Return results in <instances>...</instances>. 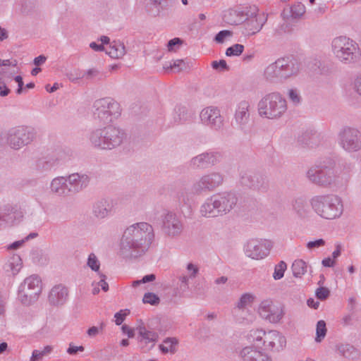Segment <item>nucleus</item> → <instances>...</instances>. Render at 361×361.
Returning <instances> with one entry per match:
<instances>
[{
	"label": "nucleus",
	"mask_w": 361,
	"mask_h": 361,
	"mask_svg": "<svg viewBox=\"0 0 361 361\" xmlns=\"http://www.w3.org/2000/svg\"><path fill=\"white\" fill-rule=\"evenodd\" d=\"M106 53L114 59L121 58L126 54L125 46L121 42H114L106 49Z\"/></svg>",
	"instance_id": "39"
},
{
	"label": "nucleus",
	"mask_w": 361,
	"mask_h": 361,
	"mask_svg": "<svg viewBox=\"0 0 361 361\" xmlns=\"http://www.w3.org/2000/svg\"><path fill=\"white\" fill-rule=\"evenodd\" d=\"M250 104L247 100H242L236 105L234 120L237 127L243 130H247L250 122Z\"/></svg>",
	"instance_id": "21"
},
{
	"label": "nucleus",
	"mask_w": 361,
	"mask_h": 361,
	"mask_svg": "<svg viewBox=\"0 0 361 361\" xmlns=\"http://www.w3.org/2000/svg\"><path fill=\"white\" fill-rule=\"evenodd\" d=\"M300 63L293 58H281L264 70L265 78L271 82H281L298 73Z\"/></svg>",
	"instance_id": "6"
},
{
	"label": "nucleus",
	"mask_w": 361,
	"mask_h": 361,
	"mask_svg": "<svg viewBox=\"0 0 361 361\" xmlns=\"http://www.w3.org/2000/svg\"><path fill=\"white\" fill-rule=\"evenodd\" d=\"M154 237L152 226L140 222L128 226L121 241V253L125 257H137L149 249Z\"/></svg>",
	"instance_id": "1"
},
{
	"label": "nucleus",
	"mask_w": 361,
	"mask_h": 361,
	"mask_svg": "<svg viewBox=\"0 0 361 361\" xmlns=\"http://www.w3.org/2000/svg\"><path fill=\"white\" fill-rule=\"evenodd\" d=\"M178 343V341L176 338L168 337L159 345V348L163 354H174L177 350Z\"/></svg>",
	"instance_id": "37"
},
{
	"label": "nucleus",
	"mask_w": 361,
	"mask_h": 361,
	"mask_svg": "<svg viewBox=\"0 0 361 361\" xmlns=\"http://www.w3.org/2000/svg\"><path fill=\"white\" fill-rule=\"evenodd\" d=\"M292 207L294 211L300 216H304L307 213V204L306 201L302 198L298 197L295 199L292 202Z\"/></svg>",
	"instance_id": "42"
},
{
	"label": "nucleus",
	"mask_w": 361,
	"mask_h": 361,
	"mask_svg": "<svg viewBox=\"0 0 361 361\" xmlns=\"http://www.w3.org/2000/svg\"><path fill=\"white\" fill-rule=\"evenodd\" d=\"M187 275L190 279H195L199 273V267L197 264L192 262L188 263L186 265Z\"/></svg>",
	"instance_id": "52"
},
{
	"label": "nucleus",
	"mask_w": 361,
	"mask_h": 361,
	"mask_svg": "<svg viewBox=\"0 0 361 361\" xmlns=\"http://www.w3.org/2000/svg\"><path fill=\"white\" fill-rule=\"evenodd\" d=\"M255 300V295L250 293H243L238 301L235 304V307L239 308H247L248 306L251 305Z\"/></svg>",
	"instance_id": "44"
},
{
	"label": "nucleus",
	"mask_w": 361,
	"mask_h": 361,
	"mask_svg": "<svg viewBox=\"0 0 361 361\" xmlns=\"http://www.w3.org/2000/svg\"><path fill=\"white\" fill-rule=\"evenodd\" d=\"M258 8L254 7L251 13V18L248 20L247 23H250L252 27L250 30L253 33L259 32L267 21V16L264 13H259Z\"/></svg>",
	"instance_id": "34"
},
{
	"label": "nucleus",
	"mask_w": 361,
	"mask_h": 361,
	"mask_svg": "<svg viewBox=\"0 0 361 361\" xmlns=\"http://www.w3.org/2000/svg\"><path fill=\"white\" fill-rule=\"evenodd\" d=\"M71 195L85 190L90 183V178L85 173H73L66 176Z\"/></svg>",
	"instance_id": "22"
},
{
	"label": "nucleus",
	"mask_w": 361,
	"mask_h": 361,
	"mask_svg": "<svg viewBox=\"0 0 361 361\" xmlns=\"http://www.w3.org/2000/svg\"><path fill=\"white\" fill-rule=\"evenodd\" d=\"M327 329L326 322L324 320H319L317 323L315 341L320 343L326 336Z\"/></svg>",
	"instance_id": "45"
},
{
	"label": "nucleus",
	"mask_w": 361,
	"mask_h": 361,
	"mask_svg": "<svg viewBox=\"0 0 361 361\" xmlns=\"http://www.w3.org/2000/svg\"><path fill=\"white\" fill-rule=\"evenodd\" d=\"M306 8L301 2H296L288 8H285L281 16L283 19H300L305 13Z\"/></svg>",
	"instance_id": "32"
},
{
	"label": "nucleus",
	"mask_w": 361,
	"mask_h": 361,
	"mask_svg": "<svg viewBox=\"0 0 361 361\" xmlns=\"http://www.w3.org/2000/svg\"><path fill=\"white\" fill-rule=\"evenodd\" d=\"M68 298V288L62 284H59L51 289L48 295V300L51 305L61 306L66 302Z\"/></svg>",
	"instance_id": "28"
},
{
	"label": "nucleus",
	"mask_w": 361,
	"mask_h": 361,
	"mask_svg": "<svg viewBox=\"0 0 361 361\" xmlns=\"http://www.w3.org/2000/svg\"><path fill=\"white\" fill-rule=\"evenodd\" d=\"M22 259L18 255L8 257L4 265V270L8 276H16L22 268Z\"/></svg>",
	"instance_id": "31"
},
{
	"label": "nucleus",
	"mask_w": 361,
	"mask_h": 361,
	"mask_svg": "<svg viewBox=\"0 0 361 361\" xmlns=\"http://www.w3.org/2000/svg\"><path fill=\"white\" fill-rule=\"evenodd\" d=\"M308 266L302 259H296L293 262L291 269L295 277H301L307 271Z\"/></svg>",
	"instance_id": "41"
},
{
	"label": "nucleus",
	"mask_w": 361,
	"mask_h": 361,
	"mask_svg": "<svg viewBox=\"0 0 361 361\" xmlns=\"http://www.w3.org/2000/svg\"><path fill=\"white\" fill-rule=\"evenodd\" d=\"M87 265L92 271L97 272V274L99 273H100L99 272L100 262L99 261L97 257L95 255L94 253H90L89 255L87 261Z\"/></svg>",
	"instance_id": "46"
},
{
	"label": "nucleus",
	"mask_w": 361,
	"mask_h": 361,
	"mask_svg": "<svg viewBox=\"0 0 361 361\" xmlns=\"http://www.w3.org/2000/svg\"><path fill=\"white\" fill-rule=\"evenodd\" d=\"M334 169L330 161H320L307 171L308 180L315 185L332 188Z\"/></svg>",
	"instance_id": "9"
},
{
	"label": "nucleus",
	"mask_w": 361,
	"mask_h": 361,
	"mask_svg": "<svg viewBox=\"0 0 361 361\" xmlns=\"http://www.w3.org/2000/svg\"><path fill=\"white\" fill-rule=\"evenodd\" d=\"M239 358L240 361H271L266 353L252 345L243 348L239 352Z\"/></svg>",
	"instance_id": "24"
},
{
	"label": "nucleus",
	"mask_w": 361,
	"mask_h": 361,
	"mask_svg": "<svg viewBox=\"0 0 361 361\" xmlns=\"http://www.w3.org/2000/svg\"><path fill=\"white\" fill-rule=\"evenodd\" d=\"M137 341L140 348L144 352L152 350L159 340V334L154 331L147 329L145 326L140 324L136 327Z\"/></svg>",
	"instance_id": "20"
},
{
	"label": "nucleus",
	"mask_w": 361,
	"mask_h": 361,
	"mask_svg": "<svg viewBox=\"0 0 361 361\" xmlns=\"http://www.w3.org/2000/svg\"><path fill=\"white\" fill-rule=\"evenodd\" d=\"M259 316L272 324L279 323L285 314L282 305L270 299L262 300L258 307Z\"/></svg>",
	"instance_id": "13"
},
{
	"label": "nucleus",
	"mask_w": 361,
	"mask_h": 361,
	"mask_svg": "<svg viewBox=\"0 0 361 361\" xmlns=\"http://www.w3.org/2000/svg\"><path fill=\"white\" fill-rule=\"evenodd\" d=\"M42 283L37 274L26 277L18 289V298L25 305L35 302L42 292Z\"/></svg>",
	"instance_id": "8"
},
{
	"label": "nucleus",
	"mask_w": 361,
	"mask_h": 361,
	"mask_svg": "<svg viewBox=\"0 0 361 361\" xmlns=\"http://www.w3.org/2000/svg\"><path fill=\"white\" fill-rule=\"evenodd\" d=\"M331 51L334 58L342 64L357 62L361 52L358 44L347 36H338L331 42Z\"/></svg>",
	"instance_id": "5"
},
{
	"label": "nucleus",
	"mask_w": 361,
	"mask_h": 361,
	"mask_svg": "<svg viewBox=\"0 0 361 361\" xmlns=\"http://www.w3.org/2000/svg\"><path fill=\"white\" fill-rule=\"evenodd\" d=\"M23 217L24 212L17 204H6L0 207V227L18 224Z\"/></svg>",
	"instance_id": "16"
},
{
	"label": "nucleus",
	"mask_w": 361,
	"mask_h": 361,
	"mask_svg": "<svg viewBox=\"0 0 361 361\" xmlns=\"http://www.w3.org/2000/svg\"><path fill=\"white\" fill-rule=\"evenodd\" d=\"M106 133V127L90 131L87 137L90 145L98 149L109 150Z\"/></svg>",
	"instance_id": "25"
},
{
	"label": "nucleus",
	"mask_w": 361,
	"mask_h": 361,
	"mask_svg": "<svg viewBox=\"0 0 361 361\" xmlns=\"http://www.w3.org/2000/svg\"><path fill=\"white\" fill-rule=\"evenodd\" d=\"M180 290L182 292L186 291L189 288V280L190 279L188 276L182 274L178 276Z\"/></svg>",
	"instance_id": "55"
},
{
	"label": "nucleus",
	"mask_w": 361,
	"mask_h": 361,
	"mask_svg": "<svg viewBox=\"0 0 361 361\" xmlns=\"http://www.w3.org/2000/svg\"><path fill=\"white\" fill-rule=\"evenodd\" d=\"M286 338L278 331L270 330L266 331L262 343L265 350H280L286 345Z\"/></svg>",
	"instance_id": "23"
},
{
	"label": "nucleus",
	"mask_w": 361,
	"mask_h": 361,
	"mask_svg": "<svg viewBox=\"0 0 361 361\" xmlns=\"http://www.w3.org/2000/svg\"><path fill=\"white\" fill-rule=\"evenodd\" d=\"M240 180L242 185L254 190H260L264 185L262 176L248 170L240 171Z\"/></svg>",
	"instance_id": "27"
},
{
	"label": "nucleus",
	"mask_w": 361,
	"mask_h": 361,
	"mask_svg": "<svg viewBox=\"0 0 361 361\" xmlns=\"http://www.w3.org/2000/svg\"><path fill=\"white\" fill-rule=\"evenodd\" d=\"M287 109V101L279 92L265 94L257 103L259 116L269 120L281 118L286 113Z\"/></svg>",
	"instance_id": "4"
},
{
	"label": "nucleus",
	"mask_w": 361,
	"mask_h": 361,
	"mask_svg": "<svg viewBox=\"0 0 361 361\" xmlns=\"http://www.w3.org/2000/svg\"><path fill=\"white\" fill-rule=\"evenodd\" d=\"M329 295V290L327 288L320 287L316 290V296L318 299L325 300Z\"/></svg>",
	"instance_id": "63"
},
{
	"label": "nucleus",
	"mask_w": 361,
	"mask_h": 361,
	"mask_svg": "<svg viewBox=\"0 0 361 361\" xmlns=\"http://www.w3.org/2000/svg\"><path fill=\"white\" fill-rule=\"evenodd\" d=\"M50 192L59 197H67L71 195L66 176L54 178L49 184Z\"/></svg>",
	"instance_id": "29"
},
{
	"label": "nucleus",
	"mask_w": 361,
	"mask_h": 361,
	"mask_svg": "<svg viewBox=\"0 0 361 361\" xmlns=\"http://www.w3.org/2000/svg\"><path fill=\"white\" fill-rule=\"evenodd\" d=\"M156 279V276L154 274H148L142 277L140 280L133 281L132 282V286L136 287L141 283H146L148 282L153 281Z\"/></svg>",
	"instance_id": "57"
},
{
	"label": "nucleus",
	"mask_w": 361,
	"mask_h": 361,
	"mask_svg": "<svg viewBox=\"0 0 361 361\" xmlns=\"http://www.w3.org/2000/svg\"><path fill=\"white\" fill-rule=\"evenodd\" d=\"M325 245L326 241L322 238H319L307 242L306 244V247L308 250H313L314 248H319L321 247H324Z\"/></svg>",
	"instance_id": "56"
},
{
	"label": "nucleus",
	"mask_w": 361,
	"mask_h": 361,
	"mask_svg": "<svg viewBox=\"0 0 361 361\" xmlns=\"http://www.w3.org/2000/svg\"><path fill=\"white\" fill-rule=\"evenodd\" d=\"M337 142L345 152H357L361 150V131L357 128L344 126L338 133Z\"/></svg>",
	"instance_id": "10"
},
{
	"label": "nucleus",
	"mask_w": 361,
	"mask_h": 361,
	"mask_svg": "<svg viewBox=\"0 0 361 361\" xmlns=\"http://www.w3.org/2000/svg\"><path fill=\"white\" fill-rule=\"evenodd\" d=\"M353 168V164L345 162L334 170L332 188L336 189L345 188L352 177Z\"/></svg>",
	"instance_id": "18"
},
{
	"label": "nucleus",
	"mask_w": 361,
	"mask_h": 361,
	"mask_svg": "<svg viewBox=\"0 0 361 361\" xmlns=\"http://www.w3.org/2000/svg\"><path fill=\"white\" fill-rule=\"evenodd\" d=\"M56 168L57 166L56 162H54L53 158L51 157L50 154H49L45 157L37 159L35 163L33 169L37 173H43L49 172Z\"/></svg>",
	"instance_id": "33"
},
{
	"label": "nucleus",
	"mask_w": 361,
	"mask_h": 361,
	"mask_svg": "<svg viewBox=\"0 0 361 361\" xmlns=\"http://www.w3.org/2000/svg\"><path fill=\"white\" fill-rule=\"evenodd\" d=\"M183 64V61L178 59V60L173 61V63L170 62L169 64L166 63L164 66V68L166 70H169V69L172 70L173 69L176 72H179L182 69L181 66Z\"/></svg>",
	"instance_id": "54"
},
{
	"label": "nucleus",
	"mask_w": 361,
	"mask_h": 361,
	"mask_svg": "<svg viewBox=\"0 0 361 361\" xmlns=\"http://www.w3.org/2000/svg\"><path fill=\"white\" fill-rule=\"evenodd\" d=\"M233 315L235 322L238 324H250L253 320L252 312L248 308L234 307Z\"/></svg>",
	"instance_id": "35"
},
{
	"label": "nucleus",
	"mask_w": 361,
	"mask_h": 361,
	"mask_svg": "<svg viewBox=\"0 0 361 361\" xmlns=\"http://www.w3.org/2000/svg\"><path fill=\"white\" fill-rule=\"evenodd\" d=\"M312 210L321 218L333 220L339 218L343 212L341 197L334 194L318 195L310 201Z\"/></svg>",
	"instance_id": "3"
},
{
	"label": "nucleus",
	"mask_w": 361,
	"mask_h": 361,
	"mask_svg": "<svg viewBox=\"0 0 361 361\" xmlns=\"http://www.w3.org/2000/svg\"><path fill=\"white\" fill-rule=\"evenodd\" d=\"M51 157L53 158L57 167L63 163L69 158V151L65 149L59 148L50 153Z\"/></svg>",
	"instance_id": "40"
},
{
	"label": "nucleus",
	"mask_w": 361,
	"mask_h": 361,
	"mask_svg": "<svg viewBox=\"0 0 361 361\" xmlns=\"http://www.w3.org/2000/svg\"><path fill=\"white\" fill-rule=\"evenodd\" d=\"M272 247L270 240L265 239H252L245 245V253L253 259H262L267 257Z\"/></svg>",
	"instance_id": "15"
},
{
	"label": "nucleus",
	"mask_w": 361,
	"mask_h": 361,
	"mask_svg": "<svg viewBox=\"0 0 361 361\" xmlns=\"http://www.w3.org/2000/svg\"><path fill=\"white\" fill-rule=\"evenodd\" d=\"M232 35V32L229 30H221L215 36L214 40L218 43H223L227 37Z\"/></svg>",
	"instance_id": "59"
},
{
	"label": "nucleus",
	"mask_w": 361,
	"mask_h": 361,
	"mask_svg": "<svg viewBox=\"0 0 361 361\" xmlns=\"http://www.w3.org/2000/svg\"><path fill=\"white\" fill-rule=\"evenodd\" d=\"M51 350V348L49 345L44 348L42 350H35L32 352L31 361H39L42 360V358L49 353Z\"/></svg>",
	"instance_id": "49"
},
{
	"label": "nucleus",
	"mask_w": 361,
	"mask_h": 361,
	"mask_svg": "<svg viewBox=\"0 0 361 361\" xmlns=\"http://www.w3.org/2000/svg\"><path fill=\"white\" fill-rule=\"evenodd\" d=\"M287 269V265L283 261H281L274 267V271L273 274V278L275 280H279L284 276L285 271Z\"/></svg>",
	"instance_id": "48"
},
{
	"label": "nucleus",
	"mask_w": 361,
	"mask_h": 361,
	"mask_svg": "<svg viewBox=\"0 0 361 361\" xmlns=\"http://www.w3.org/2000/svg\"><path fill=\"white\" fill-rule=\"evenodd\" d=\"M109 150L120 146L126 139L125 131L118 127L109 126L106 127Z\"/></svg>",
	"instance_id": "26"
},
{
	"label": "nucleus",
	"mask_w": 361,
	"mask_h": 361,
	"mask_svg": "<svg viewBox=\"0 0 361 361\" xmlns=\"http://www.w3.org/2000/svg\"><path fill=\"white\" fill-rule=\"evenodd\" d=\"M112 209V202L108 200H101L95 202L92 212L95 217L102 219L108 216Z\"/></svg>",
	"instance_id": "30"
},
{
	"label": "nucleus",
	"mask_w": 361,
	"mask_h": 361,
	"mask_svg": "<svg viewBox=\"0 0 361 361\" xmlns=\"http://www.w3.org/2000/svg\"><path fill=\"white\" fill-rule=\"evenodd\" d=\"M192 114L185 106L178 105L174 109L173 120L176 123H183L192 118Z\"/></svg>",
	"instance_id": "36"
},
{
	"label": "nucleus",
	"mask_w": 361,
	"mask_h": 361,
	"mask_svg": "<svg viewBox=\"0 0 361 361\" xmlns=\"http://www.w3.org/2000/svg\"><path fill=\"white\" fill-rule=\"evenodd\" d=\"M105 324L104 323H101L100 326H92L90 327L87 331V334L90 337H95L97 335L99 334L100 331H102L104 327Z\"/></svg>",
	"instance_id": "62"
},
{
	"label": "nucleus",
	"mask_w": 361,
	"mask_h": 361,
	"mask_svg": "<svg viewBox=\"0 0 361 361\" xmlns=\"http://www.w3.org/2000/svg\"><path fill=\"white\" fill-rule=\"evenodd\" d=\"M237 202L238 197L235 192H219L205 200L200 207V213L206 218L223 216L229 213Z\"/></svg>",
	"instance_id": "2"
},
{
	"label": "nucleus",
	"mask_w": 361,
	"mask_h": 361,
	"mask_svg": "<svg viewBox=\"0 0 361 361\" xmlns=\"http://www.w3.org/2000/svg\"><path fill=\"white\" fill-rule=\"evenodd\" d=\"M161 230L169 238H177L183 231V224L176 213L168 212L161 216Z\"/></svg>",
	"instance_id": "14"
},
{
	"label": "nucleus",
	"mask_w": 361,
	"mask_h": 361,
	"mask_svg": "<svg viewBox=\"0 0 361 361\" xmlns=\"http://www.w3.org/2000/svg\"><path fill=\"white\" fill-rule=\"evenodd\" d=\"M244 51V46L240 44H235L226 50V55L227 56H239Z\"/></svg>",
	"instance_id": "47"
},
{
	"label": "nucleus",
	"mask_w": 361,
	"mask_h": 361,
	"mask_svg": "<svg viewBox=\"0 0 361 361\" xmlns=\"http://www.w3.org/2000/svg\"><path fill=\"white\" fill-rule=\"evenodd\" d=\"M201 121L211 129L219 130L224 126V117L220 109L214 106L204 108L200 114Z\"/></svg>",
	"instance_id": "17"
},
{
	"label": "nucleus",
	"mask_w": 361,
	"mask_h": 361,
	"mask_svg": "<svg viewBox=\"0 0 361 361\" xmlns=\"http://www.w3.org/2000/svg\"><path fill=\"white\" fill-rule=\"evenodd\" d=\"M266 331L263 329H252L247 334V340L250 343H255L257 345H262Z\"/></svg>",
	"instance_id": "38"
},
{
	"label": "nucleus",
	"mask_w": 361,
	"mask_h": 361,
	"mask_svg": "<svg viewBox=\"0 0 361 361\" xmlns=\"http://www.w3.org/2000/svg\"><path fill=\"white\" fill-rule=\"evenodd\" d=\"M336 349L340 355L347 358H353L357 355L355 348L348 343L338 344Z\"/></svg>",
	"instance_id": "43"
},
{
	"label": "nucleus",
	"mask_w": 361,
	"mask_h": 361,
	"mask_svg": "<svg viewBox=\"0 0 361 361\" xmlns=\"http://www.w3.org/2000/svg\"><path fill=\"white\" fill-rule=\"evenodd\" d=\"M182 44V40L180 38L176 37L168 42L167 48L170 51H176L178 47Z\"/></svg>",
	"instance_id": "60"
},
{
	"label": "nucleus",
	"mask_w": 361,
	"mask_h": 361,
	"mask_svg": "<svg viewBox=\"0 0 361 361\" xmlns=\"http://www.w3.org/2000/svg\"><path fill=\"white\" fill-rule=\"evenodd\" d=\"M212 67L220 71H227L228 67L225 60L214 61L212 62Z\"/></svg>",
	"instance_id": "58"
},
{
	"label": "nucleus",
	"mask_w": 361,
	"mask_h": 361,
	"mask_svg": "<svg viewBox=\"0 0 361 361\" xmlns=\"http://www.w3.org/2000/svg\"><path fill=\"white\" fill-rule=\"evenodd\" d=\"M98 276H99V281L98 282L93 281L92 283V286H97L99 288L100 286L103 291H104V292L108 291L109 284L106 281V275H104L102 273H99Z\"/></svg>",
	"instance_id": "50"
},
{
	"label": "nucleus",
	"mask_w": 361,
	"mask_h": 361,
	"mask_svg": "<svg viewBox=\"0 0 361 361\" xmlns=\"http://www.w3.org/2000/svg\"><path fill=\"white\" fill-rule=\"evenodd\" d=\"M34 137L33 130L27 126L12 128L6 134V143L11 148L16 150L30 144Z\"/></svg>",
	"instance_id": "11"
},
{
	"label": "nucleus",
	"mask_w": 361,
	"mask_h": 361,
	"mask_svg": "<svg viewBox=\"0 0 361 361\" xmlns=\"http://www.w3.org/2000/svg\"><path fill=\"white\" fill-rule=\"evenodd\" d=\"M221 154L216 150H208L202 152L190 160V165L194 168L207 169L221 161Z\"/></svg>",
	"instance_id": "19"
},
{
	"label": "nucleus",
	"mask_w": 361,
	"mask_h": 361,
	"mask_svg": "<svg viewBox=\"0 0 361 361\" xmlns=\"http://www.w3.org/2000/svg\"><path fill=\"white\" fill-rule=\"evenodd\" d=\"M353 89L361 96V74L356 76L353 82Z\"/></svg>",
	"instance_id": "64"
},
{
	"label": "nucleus",
	"mask_w": 361,
	"mask_h": 361,
	"mask_svg": "<svg viewBox=\"0 0 361 361\" xmlns=\"http://www.w3.org/2000/svg\"><path fill=\"white\" fill-rule=\"evenodd\" d=\"M288 98L291 101V102L295 104L298 105L301 102V97L300 92L296 89H290L288 90Z\"/></svg>",
	"instance_id": "51"
},
{
	"label": "nucleus",
	"mask_w": 361,
	"mask_h": 361,
	"mask_svg": "<svg viewBox=\"0 0 361 361\" xmlns=\"http://www.w3.org/2000/svg\"><path fill=\"white\" fill-rule=\"evenodd\" d=\"M223 181L224 176L221 173L216 171L207 173L202 176L193 183L192 190L197 195L212 192L219 187L223 183Z\"/></svg>",
	"instance_id": "12"
},
{
	"label": "nucleus",
	"mask_w": 361,
	"mask_h": 361,
	"mask_svg": "<svg viewBox=\"0 0 361 361\" xmlns=\"http://www.w3.org/2000/svg\"><path fill=\"white\" fill-rule=\"evenodd\" d=\"M127 310H121L114 314L115 323L116 325H121L125 320L127 313Z\"/></svg>",
	"instance_id": "61"
},
{
	"label": "nucleus",
	"mask_w": 361,
	"mask_h": 361,
	"mask_svg": "<svg viewBox=\"0 0 361 361\" xmlns=\"http://www.w3.org/2000/svg\"><path fill=\"white\" fill-rule=\"evenodd\" d=\"M94 118L102 123H109L121 115L120 104L111 97L96 100L92 106Z\"/></svg>",
	"instance_id": "7"
},
{
	"label": "nucleus",
	"mask_w": 361,
	"mask_h": 361,
	"mask_svg": "<svg viewBox=\"0 0 361 361\" xmlns=\"http://www.w3.org/2000/svg\"><path fill=\"white\" fill-rule=\"evenodd\" d=\"M142 301L144 303H149L150 305H156L159 302V297L153 293H147L144 295Z\"/></svg>",
	"instance_id": "53"
}]
</instances>
